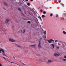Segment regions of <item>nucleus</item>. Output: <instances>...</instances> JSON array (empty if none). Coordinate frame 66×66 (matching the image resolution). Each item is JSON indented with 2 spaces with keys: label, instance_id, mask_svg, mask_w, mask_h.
I'll use <instances>...</instances> for the list:
<instances>
[{
  "label": "nucleus",
  "instance_id": "nucleus-29",
  "mask_svg": "<svg viewBox=\"0 0 66 66\" xmlns=\"http://www.w3.org/2000/svg\"><path fill=\"white\" fill-rule=\"evenodd\" d=\"M52 15H53V14H51L50 16H52Z\"/></svg>",
  "mask_w": 66,
  "mask_h": 66
},
{
  "label": "nucleus",
  "instance_id": "nucleus-32",
  "mask_svg": "<svg viewBox=\"0 0 66 66\" xmlns=\"http://www.w3.org/2000/svg\"><path fill=\"white\" fill-rule=\"evenodd\" d=\"M40 11H41V12H43V10L41 9V10H40Z\"/></svg>",
  "mask_w": 66,
  "mask_h": 66
},
{
  "label": "nucleus",
  "instance_id": "nucleus-16",
  "mask_svg": "<svg viewBox=\"0 0 66 66\" xmlns=\"http://www.w3.org/2000/svg\"><path fill=\"white\" fill-rule=\"evenodd\" d=\"M27 4L28 6H30V3H27Z\"/></svg>",
  "mask_w": 66,
  "mask_h": 66
},
{
  "label": "nucleus",
  "instance_id": "nucleus-11",
  "mask_svg": "<svg viewBox=\"0 0 66 66\" xmlns=\"http://www.w3.org/2000/svg\"><path fill=\"white\" fill-rule=\"evenodd\" d=\"M4 4L6 6H7V3H6V2H4Z\"/></svg>",
  "mask_w": 66,
  "mask_h": 66
},
{
  "label": "nucleus",
  "instance_id": "nucleus-42",
  "mask_svg": "<svg viewBox=\"0 0 66 66\" xmlns=\"http://www.w3.org/2000/svg\"><path fill=\"white\" fill-rule=\"evenodd\" d=\"M1 49L0 50V52H1Z\"/></svg>",
  "mask_w": 66,
  "mask_h": 66
},
{
  "label": "nucleus",
  "instance_id": "nucleus-13",
  "mask_svg": "<svg viewBox=\"0 0 66 66\" xmlns=\"http://www.w3.org/2000/svg\"><path fill=\"white\" fill-rule=\"evenodd\" d=\"M11 62V63H12L13 64H16V65H18V66H20V65H19V64H18L17 63H15L14 62Z\"/></svg>",
  "mask_w": 66,
  "mask_h": 66
},
{
  "label": "nucleus",
  "instance_id": "nucleus-6",
  "mask_svg": "<svg viewBox=\"0 0 66 66\" xmlns=\"http://www.w3.org/2000/svg\"><path fill=\"white\" fill-rule=\"evenodd\" d=\"M9 40H10V42H15V40H14L12 39L9 38Z\"/></svg>",
  "mask_w": 66,
  "mask_h": 66
},
{
  "label": "nucleus",
  "instance_id": "nucleus-43",
  "mask_svg": "<svg viewBox=\"0 0 66 66\" xmlns=\"http://www.w3.org/2000/svg\"><path fill=\"white\" fill-rule=\"evenodd\" d=\"M31 1H33V0H30Z\"/></svg>",
  "mask_w": 66,
  "mask_h": 66
},
{
  "label": "nucleus",
  "instance_id": "nucleus-18",
  "mask_svg": "<svg viewBox=\"0 0 66 66\" xmlns=\"http://www.w3.org/2000/svg\"><path fill=\"white\" fill-rule=\"evenodd\" d=\"M27 23H31V22H30V21H27Z\"/></svg>",
  "mask_w": 66,
  "mask_h": 66
},
{
  "label": "nucleus",
  "instance_id": "nucleus-39",
  "mask_svg": "<svg viewBox=\"0 0 66 66\" xmlns=\"http://www.w3.org/2000/svg\"><path fill=\"white\" fill-rule=\"evenodd\" d=\"M26 1H28V0H25Z\"/></svg>",
  "mask_w": 66,
  "mask_h": 66
},
{
  "label": "nucleus",
  "instance_id": "nucleus-2",
  "mask_svg": "<svg viewBox=\"0 0 66 66\" xmlns=\"http://www.w3.org/2000/svg\"><path fill=\"white\" fill-rule=\"evenodd\" d=\"M52 62V61L51 60H49L48 61L47 64H50L51 63V62Z\"/></svg>",
  "mask_w": 66,
  "mask_h": 66
},
{
  "label": "nucleus",
  "instance_id": "nucleus-1",
  "mask_svg": "<svg viewBox=\"0 0 66 66\" xmlns=\"http://www.w3.org/2000/svg\"><path fill=\"white\" fill-rule=\"evenodd\" d=\"M47 41H48L49 43H51L52 42H54V40L52 39H50V40H47Z\"/></svg>",
  "mask_w": 66,
  "mask_h": 66
},
{
  "label": "nucleus",
  "instance_id": "nucleus-44",
  "mask_svg": "<svg viewBox=\"0 0 66 66\" xmlns=\"http://www.w3.org/2000/svg\"><path fill=\"white\" fill-rule=\"evenodd\" d=\"M56 17H57V16H56Z\"/></svg>",
  "mask_w": 66,
  "mask_h": 66
},
{
  "label": "nucleus",
  "instance_id": "nucleus-41",
  "mask_svg": "<svg viewBox=\"0 0 66 66\" xmlns=\"http://www.w3.org/2000/svg\"><path fill=\"white\" fill-rule=\"evenodd\" d=\"M58 45H60V44L59 43H58Z\"/></svg>",
  "mask_w": 66,
  "mask_h": 66
},
{
  "label": "nucleus",
  "instance_id": "nucleus-14",
  "mask_svg": "<svg viewBox=\"0 0 66 66\" xmlns=\"http://www.w3.org/2000/svg\"><path fill=\"white\" fill-rule=\"evenodd\" d=\"M11 28L12 29H14V26L13 25H11Z\"/></svg>",
  "mask_w": 66,
  "mask_h": 66
},
{
  "label": "nucleus",
  "instance_id": "nucleus-21",
  "mask_svg": "<svg viewBox=\"0 0 66 66\" xmlns=\"http://www.w3.org/2000/svg\"><path fill=\"white\" fill-rule=\"evenodd\" d=\"M18 10L20 11H21V9L19 8H18Z\"/></svg>",
  "mask_w": 66,
  "mask_h": 66
},
{
  "label": "nucleus",
  "instance_id": "nucleus-15",
  "mask_svg": "<svg viewBox=\"0 0 66 66\" xmlns=\"http://www.w3.org/2000/svg\"><path fill=\"white\" fill-rule=\"evenodd\" d=\"M51 46H52L53 48H54V45L53 44H51Z\"/></svg>",
  "mask_w": 66,
  "mask_h": 66
},
{
  "label": "nucleus",
  "instance_id": "nucleus-31",
  "mask_svg": "<svg viewBox=\"0 0 66 66\" xmlns=\"http://www.w3.org/2000/svg\"><path fill=\"white\" fill-rule=\"evenodd\" d=\"M56 48H57V49H59V47H56Z\"/></svg>",
  "mask_w": 66,
  "mask_h": 66
},
{
  "label": "nucleus",
  "instance_id": "nucleus-17",
  "mask_svg": "<svg viewBox=\"0 0 66 66\" xmlns=\"http://www.w3.org/2000/svg\"><path fill=\"white\" fill-rule=\"evenodd\" d=\"M63 34H66V32L65 31H63Z\"/></svg>",
  "mask_w": 66,
  "mask_h": 66
},
{
  "label": "nucleus",
  "instance_id": "nucleus-47",
  "mask_svg": "<svg viewBox=\"0 0 66 66\" xmlns=\"http://www.w3.org/2000/svg\"><path fill=\"white\" fill-rule=\"evenodd\" d=\"M23 0V1H24V0Z\"/></svg>",
  "mask_w": 66,
  "mask_h": 66
},
{
  "label": "nucleus",
  "instance_id": "nucleus-7",
  "mask_svg": "<svg viewBox=\"0 0 66 66\" xmlns=\"http://www.w3.org/2000/svg\"><path fill=\"white\" fill-rule=\"evenodd\" d=\"M9 21H10V19H6V20L5 21V22L6 23H7Z\"/></svg>",
  "mask_w": 66,
  "mask_h": 66
},
{
  "label": "nucleus",
  "instance_id": "nucleus-37",
  "mask_svg": "<svg viewBox=\"0 0 66 66\" xmlns=\"http://www.w3.org/2000/svg\"><path fill=\"white\" fill-rule=\"evenodd\" d=\"M7 25H8V24H9V23H7Z\"/></svg>",
  "mask_w": 66,
  "mask_h": 66
},
{
  "label": "nucleus",
  "instance_id": "nucleus-35",
  "mask_svg": "<svg viewBox=\"0 0 66 66\" xmlns=\"http://www.w3.org/2000/svg\"><path fill=\"white\" fill-rule=\"evenodd\" d=\"M2 66V64H1V63H0V66Z\"/></svg>",
  "mask_w": 66,
  "mask_h": 66
},
{
  "label": "nucleus",
  "instance_id": "nucleus-27",
  "mask_svg": "<svg viewBox=\"0 0 66 66\" xmlns=\"http://www.w3.org/2000/svg\"><path fill=\"white\" fill-rule=\"evenodd\" d=\"M64 59H66V56H64Z\"/></svg>",
  "mask_w": 66,
  "mask_h": 66
},
{
  "label": "nucleus",
  "instance_id": "nucleus-26",
  "mask_svg": "<svg viewBox=\"0 0 66 66\" xmlns=\"http://www.w3.org/2000/svg\"><path fill=\"white\" fill-rule=\"evenodd\" d=\"M25 31H26V30L24 29L23 30V33H24L25 32Z\"/></svg>",
  "mask_w": 66,
  "mask_h": 66
},
{
  "label": "nucleus",
  "instance_id": "nucleus-25",
  "mask_svg": "<svg viewBox=\"0 0 66 66\" xmlns=\"http://www.w3.org/2000/svg\"><path fill=\"white\" fill-rule=\"evenodd\" d=\"M42 17L43 18L45 17V15H42Z\"/></svg>",
  "mask_w": 66,
  "mask_h": 66
},
{
  "label": "nucleus",
  "instance_id": "nucleus-4",
  "mask_svg": "<svg viewBox=\"0 0 66 66\" xmlns=\"http://www.w3.org/2000/svg\"><path fill=\"white\" fill-rule=\"evenodd\" d=\"M16 45V46L18 47V48H21L22 47V46H20L19 45H18V44H15Z\"/></svg>",
  "mask_w": 66,
  "mask_h": 66
},
{
  "label": "nucleus",
  "instance_id": "nucleus-38",
  "mask_svg": "<svg viewBox=\"0 0 66 66\" xmlns=\"http://www.w3.org/2000/svg\"><path fill=\"white\" fill-rule=\"evenodd\" d=\"M42 39V38H40V40H41V39Z\"/></svg>",
  "mask_w": 66,
  "mask_h": 66
},
{
  "label": "nucleus",
  "instance_id": "nucleus-30",
  "mask_svg": "<svg viewBox=\"0 0 66 66\" xmlns=\"http://www.w3.org/2000/svg\"><path fill=\"white\" fill-rule=\"evenodd\" d=\"M55 42H58V40H55Z\"/></svg>",
  "mask_w": 66,
  "mask_h": 66
},
{
  "label": "nucleus",
  "instance_id": "nucleus-34",
  "mask_svg": "<svg viewBox=\"0 0 66 66\" xmlns=\"http://www.w3.org/2000/svg\"><path fill=\"white\" fill-rule=\"evenodd\" d=\"M59 0V3H61V0Z\"/></svg>",
  "mask_w": 66,
  "mask_h": 66
},
{
  "label": "nucleus",
  "instance_id": "nucleus-12",
  "mask_svg": "<svg viewBox=\"0 0 66 66\" xmlns=\"http://www.w3.org/2000/svg\"><path fill=\"white\" fill-rule=\"evenodd\" d=\"M36 46V45H32L31 46V47H34V48H35V47Z\"/></svg>",
  "mask_w": 66,
  "mask_h": 66
},
{
  "label": "nucleus",
  "instance_id": "nucleus-36",
  "mask_svg": "<svg viewBox=\"0 0 66 66\" xmlns=\"http://www.w3.org/2000/svg\"><path fill=\"white\" fill-rule=\"evenodd\" d=\"M39 61H42V60L40 59Z\"/></svg>",
  "mask_w": 66,
  "mask_h": 66
},
{
  "label": "nucleus",
  "instance_id": "nucleus-40",
  "mask_svg": "<svg viewBox=\"0 0 66 66\" xmlns=\"http://www.w3.org/2000/svg\"><path fill=\"white\" fill-rule=\"evenodd\" d=\"M13 59H15V58L13 56Z\"/></svg>",
  "mask_w": 66,
  "mask_h": 66
},
{
  "label": "nucleus",
  "instance_id": "nucleus-23",
  "mask_svg": "<svg viewBox=\"0 0 66 66\" xmlns=\"http://www.w3.org/2000/svg\"><path fill=\"white\" fill-rule=\"evenodd\" d=\"M2 57L5 60H6V61H7V60L6 59H5V57Z\"/></svg>",
  "mask_w": 66,
  "mask_h": 66
},
{
  "label": "nucleus",
  "instance_id": "nucleus-22",
  "mask_svg": "<svg viewBox=\"0 0 66 66\" xmlns=\"http://www.w3.org/2000/svg\"><path fill=\"white\" fill-rule=\"evenodd\" d=\"M43 13L44 14H46V11H44Z\"/></svg>",
  "mask_w": 66,
  "mask_h": 66
},
{
  "label": "nucleus",
  "instance_id": "nucleus-10",
  "mask_svg": "<svg viewBox=\"0 0 66 66\" xmlns=\"http://www.w3.org/2000/svg\"><path fill=\"white\" fill-rule=\"evenodd\" d=\"M1 49L2 51V52H3V53H5V52H4V50H3L2 48H1Z\"/></svg>",
  "mask_w": 66,
  "mask_h": 66
},
{
  "label": "nucleus",
  "instance_id": "nucleus-5",
  "mask_svg": "<svg viewBox=\"0 0 66 66\" xmlns=\"http://www.w3.org/2000/svg\"><path fill=\"white\" fill-rule=\"evenodd\" d=\"M54 56H57L60 55V54H59L55 53L54 54Z\"/></svg>",
  "mask_w": 66,
  "mask_h": 66
},
{
  "label": "nucleus",
  "instance_id": "nucleus-33",
  "mask_svg": "<svg viewBox=\"0 0 66 66\" xmlns=\"http://www.w3.org/2000/svg\"><path fill=\"white\" fill-rule=\"evenodd\" d=\"M44 38H46V35H44Z\"/></svg>",
  "mask_w": 66,
  "mask_h": 66
},
{
  "label": "nucleus",
  "instance_id": "nucleus-3",
  "mask_svg": "<svg viewBox=\"0 0 66 66\" xmlns=\"http://www.w3.org/2000/svg\"><path fill=\"white\" fill-rule=\"evenodd\" d=\"M5 30V29H4V28H0V32H2L3 31Z\"/></svg>",
  "mask_w": 66,
  "mask_h": 66
},
{
  "label": "nucleus",
  "instance_id": "nucleus-20",
  "mask_svg": "<svg viewBox=\"0 0 66 66\" xmlns=\"http://www.w3.org/2000/svg\"><path fill=\"white\" fill-rule=\"evenodd\" d=\"M63 15H64V17H66V13L64 14Z\"/></svg>",
  "mask_w": 66,
  "mask_h": 66
},
{
  "label": "nucleus",
  "instance_id": "nucleus-19",
  "mask_svg": "<svg viewBox=\"0 0 66 66\" xmlns=\"http://www.w3.org/2000/svg\"><path fill=\"white\" fill-rule=\"evenodd\" d=\"M44 34L45 35H46V31H44Z\"/></svg>",
  "mask_w": 66,
  "mask_h": 66
},
{
  "label": "nucleus",
  "instance_id": "nucleus-24",
  "mask_svg": "<svg viewBox=\"0 0 66 66\" xmlns=\"http://www.w3.org/2000/svg\"><path fill=\"white\" fill-rule=\"evenodd\" d=\"M63 61H66V59H63Z\"/></svg>",
  "mask_w": 66,
  "mask_h": 66
},
{
  "label": "nucleus",
  "instance_id": "nucleus-9",
  "mask_svg": "<svg viewBox=\"0 0 66 66\" xmlns=\"http://www.w3.org/2000/svg\"><path fill=\"white\" fill-rule=\"evenodd\" d=\"M20 63L21 64H22V65H26V64H24L21 61H20Z\"/></svg>",
  "mask_w": 66,
  "mask_h": 66
},
{
  "label": "nucleus",
  "instance_id": "nucleus-46",
  "mask_svg": "<svg viewBox=\"0 0 66 66\" xmlns=\"http://www.w3.org/2000/svg\"><path fill=\"white\" fill-rule=\"evenodd\" d=\"M15 21H16V20H15Z\"/></svg>",
  "mask_w": 66,
  "mask_h": 66
},
{
  "label": "nucleus",
  "instance_id": "nucleus-45",
  "mask_svg": "<svg viewBox=\"0 0 66 66\" xmlns=\"http://www.w3.org/2000/svg\"><path fill=\"white\" fill-rule=\"evenodd\" d=\"M56 15H57H57H58L56 14Z\"/></svg>",
  "mask_w": 66,
  "mask_h": 66
},
{
  "label": "nucleus",
  "instance_id": "nucleus-8",
  "mask_svg": "<svg viewBox=\"0 0 66 66\" xmlns=\"http://www.w3.org/2000/svg\"><path fill=\"white\" fill-rule=\"evenodd\" d=\"M38 47L39 48H40L41 47V45H40V42H39V43Z\"/></svg>",
  "mask_w": 66,
  "mask_h": 66
},
{
  "label": "nucleus",
  "instance_id": "nucleus-28",
  "mask_svg": "<svg viewBox=\"0 0 66 66\" xmlns=\"http://www.w3.org/2000/svg\"><path fill=\"white\" fill-rule=\"evenodd\" d=\"M39 18H40V20H42V18H41V17H39Z\"/></svg>",
  "mask_w": 66,
  "mask_h": 66
}]
</instances>
